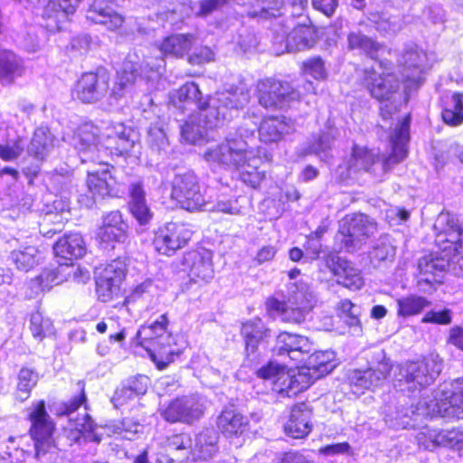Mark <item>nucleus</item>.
I'll use <instances>...</instances> for the list:
<instances>
[{"label":"nucleus","instance_id":"1","mask_svg":"<svg viewBox=\"0 0 463 463\" xmlns=\"http://www.w3.org/2000/svg\"><path fill=\"white\" fill-rule=\"evenodd\" d=\"M410 115L405 116L402 121L395 124L394 128L389 129V141L392 146V153L384 155L373 154L365 147L354 146L352 155L348 160V168L354 172L372 171L377 175L374 165H380L383 174L388 172L392 167L407 157V144L410 139Z\"/></svg>","mask_w":463,"mask_h":463},{"label":"nucleus","instance_id":"2","mask_svg":"<svg viewBox=\"0 0 463 463\" xmlns=\"http://www.w3.org/2000/svg\"><path fill=\"white\" fill-rule=\"evenodd\" d=\"M255 128V124L244 122L235 132L229 133L222 142L209 147L204 152V159L212 165L225 168L244 165L250 154L248 138L254 136Z\"/></svg>","mask_w":463,"mask_h":463},{"label":"nucleus","instance_id":"3","mask_svg":"<svg viewBox=\"0 0 463 463\" xmlns=\"http://www.w3.org/2000/svg\"><path fill=\"white\" fill-rule=\"evenodd\" d=\"M364 84L370 91L372 97L380 100V116L382 122L378 124L382 129H392L394 122L400 121L393 116L397 113L396 96L401 99L398 92L400 82L392 73L378 72L373 68L364 69Z\"/></svg>","mask_w":463,"mask_h":463},{"label":"nucleus","instance_id":"4","mask_svg":"<svg viewBox=\"0 0 463 463\" xmlns=\"http://www.w3.org/2000/svg\"><path fill=\"white\" fill-rule=\"evenodd\" d=\"M250 91L244 86L217 92L200 104L203 120L210 128H218L232 118L234 112L244 108L250 102Z\"/></svg>","mask_w":463,"mask_h":463},{"label":"nucleus","instance_id":"5","mask_svg":"<svg viewBox=\"0 0 463 463\" xmlns=\"http://www.w3.org/2000/svg\"><path fill=\"white\" fill-rule=\"evenodd\" d=\"M168 319L166 315L148 326H143L136 335L138 344L148 353L151 360L159 370L165 369L174 360L171 348L172 337L166 332Z\"/></svg>","mask_w":463,"mask_h":463},{"label":"nucleus","instance_id":"6","mask_svg":"<svg viewBox=\"0 0 463 463\" xmlns=\"http://www.w3.org/2000/svg\"><path fill=\"white\" fill-rule=\"evenodd\" d=\"M377 231V223L361 213L346 214L340 222L335 236V247L338 250L354 252Z\"/></svg>","mask_w":463,"mask_h":463},{"label":"nucleus","instance_id":"7","mask_svg":"<svg viewBox=\"0 0 463 463\" xmlns=\"http://www.w3.org/2000/svg\"><path fill=\"white\" fill-rule=\"evenodd\" d=\"M274 18H279L274 22L273 29L276 34L277 42H286V47L288 52H300L312 48L317 40V31L312 25L297 24L292 17H280L281 8ZM273 17L269 15L266 19Z\"/></svg>","mask_w":463,"mask_h":463},{"label":"nucleus","instance_id":"8","mask_svg":"<svg viewBox=\"0 0 463 463\" xmlns=\"http://www.w3.org/2000/svg\"><path fill=\"white\" fill-rule=\"evenodd\" d=\"M31 421L30 435L34 442V458L46 459L48 454L54 452L56 445L53 439L54 423L46 411L44 401H39L29 409Z\"/></svg>","mask_w":463,"mask_h":463},{"label":"nucleus","instance_id":"9","mask_svg":"<svg viewBox=\"0 0 463 463\" xmlns=\"http://www.w3.org/2000/svg\"><path fill=\"white\" fill-rule=\"evenodd\" d=\"M206 408L205 397L194 393L173 399L168 403L162 405L158 413L169 423L193 425L203 417Z\"/></svg>","mask_w":463,"mask_h":463},{"label":"nucleus","instance_id":"10","mask_svg":"<svg viewBox=\"0 0 463 463\" xmlns=\"http://www.w3.org/2000/svg\"><path fill=\"white\" fill-rule=\"evenodd\" d=\"M443 368L439 354H430L420 361H408L399 366L397 379L404 382L409 389L421 390L432 384Z\"/></svg>","mask_w":463,"mask_h":463},{"label":"nucleus","instance_id":"11","mask_svg":"<svg viewBox=\"0 0 463 463\" xmlns=\"http://www.w3.org/2000/svg\"><path fill=\"white\" fill-rule=\"evenodd\" d=\"M392 370V361L386 357L383 350H379L373 354L372 365L365 369L350 370L346 378L355 391L374 390L383 384Z\"/></svg>","mask_w":463,"mask_h":463},{"label":"nucleus","instance_id":"12","mask_svg":"<svg viewBox=\"0 0 463 463\" xmlns=\"http://www.w3.org/2000/svg\"><path fill=\"white\" fill-rule=\"evenodd\" d=\"M170 197L188 212L207 210L208 203L201 191L197 176L193 172L176 174L172 180Z\"/></svg>","mask_w":463,"mask_h":463},{"label":"nucleus","instance_id":"13","mask_svg":"<svg viewBox=\"0 0 463 463\" xmlns=\"http://www.w3.org/2000/svg\"><path fill=\"white\" fill-rule=\"evenodd\" d=\"M259 103L266 109H286L300 99L299 91L288 81L268 78L257 85Z\"/></svg>","mask_w":463,"mask_h":463},{"label":"nucleus","instance_id":"14","mask_svg":"<svg viewBox=\"0 0 463 463\" xmlns=\"http://www.w3.org/2000/svg\"><path fill=\"white\" fill-rule=\"evenodd\" d=\"M192 230L183 222H167L156 233L153 245L163 255L170 256L191 240Z\"/></svg>","mask_w":463,"mask_h":463},{"label":"nucleus","instance_id":"15","mask_svg":"<svg viewBox=\"0 0 463 463\" xmlns=\"http://www.w3.org/2000/svg\"><path fill=\"white\" fill-rule=\"evenodd\" d=\"M53 251L57 258L63 260L62 263H67L68 267L73 271V276L78 277L80 274L82 280L90 279V273L87 269H81L79 267L75 268L73 260L80 259L84 256L86 252L85 242L82 236L78 232H71L64 234L53 246Z\"/></svg>","mask_w":463,"mask_h":463},{"label":"nucleus","instance_id":"16","mask_svg":"<svg viewBox=\"0 0 463 463\" xmlns=\"http://www.w3.org/2000/svg\"><path fill=\"white\" fill-rule=\"evenodd\" d=\"M109 89V76L104 71L86 72L77 81L73 94L83 103H95L103 99Z\"/></svg>","mask_w":463,"mask_h":463},{"label":"nucleus","instance_id":"17","mask_svg":"<svg viewBox=\"0 0 463 463\" xmlns=\"http://www.w3.org/2000/svg\"><path fill=\"white\" fill-rule=\"evenodd\" d=\"M313 349V344L307 337L282 332L277 336L272 352L274 356L302 362Z\"/></svg>","mask_w":463,"mask_h":463},{"label":"nucleus","instance_id":"18","mask_svg":"<svg viewBox=\"0 0 463 463\" xmlns=\"http://www.w3.org/2000/svg\"><path fill=\"white\" fill-rule=\"evenodd\" d=\"M212 259V252L206 250L186 252L182 261L183 269L187 272L191 281L208 283L214 274Z\"/></svg>","mask_w":463,"mask_h":463},{"label":"nucleus","instance_id":"19","mask_svg":"<svg viewBox=\"0 0 463 463\" xmlns=\"http://www.w3.org/2000/svg\"><path fill=\"white\" fill-rule=\"evenodd\" d=\"M325 261L326 267L336 277L337 284L351 290H358L364 286L361 270L351 261L334 253L327 254Z\"/></svg>","mask_w":463,"mask_h":463},{"label":"nucleus","instance_id":"20","mask_svg":"<svg viewBox=\"0 0 463 463\" xmlns=\"http://www.w3.org/2000/svg\"><path fill=\"white\" fill-rule=\"evenodd\" d=\"M429 416V411L425 402H420L415 407L396 408L394 411L389 408L385 413L386 423L394 429L415 428L416 423Z\"/></svg>","mask_w":463,"mask_h":463},{"label":"nucleus","instance_id":"21","mask_svg":"<svg viewBox=\"0 0 463 463\" xmlns=\"http://www.w3.org/2000/svg\"><path fill=\"white\" fill-rule=\"evenodd\" d=\"M312 407L307 402L295 404L285 424V432L293 439H303L311 431Z\"/></svg>","mask_w":463,"mask_h":463},{"label":"nucleus","instance_id":"22","mask_svg":"<svg viewBox=\"0 0 463 463\" xmlns=\"http://www.w3.org/2000/svg\"><path fill=\"white\" fill-rule=\"evenodd\" d=\"M128 207L132 216L141 226L149 224L154 213L147 205L143 182L141 180L132 182L128 186Z\"/></svg>","mask_w":463,"mask_h":463},{"label":"nucleus","instance_id":"23","mask_svg":"<svg viewBox=\"0 0 463 463\" xmlns=\"http://www.w3.org/2000/svg\"><path fill=\"white\" fill-rule=\"evenodd\" d=\"M112 0H94L87 14V18L96 24L106 26L109 30L119 28L124 18L114 8Z\"/></svg>","mask_w":463,"mask_h":463},{"label":"nucleus","instance_id":"24","mask_svg":"<svg viewBox=\"0 0 463 463\" xmlns=\"http://www.w3.org/2000/svg\"><path fill=\"white\" fill-rule=\"evenodd\" d=\"M382 44L374 38L365 34L360 29L350 30L346 34V50L359 55L376 60Z\"/></svg>","mask_w":463,"mask_h":463},{"label":"nucleus","instance_id":"25","mask_svg":"<svg viewBox=\"0 0 463 463\" xmlns=\"http://www.w3.org/2000/svg\"><path fill=\"white\" fill-rule=\"evenodd\" d=\"M127 230L128 224L123 221L120 212L112 211L103 217L98 235L102 242H120L127 238Z\"/></svg>","mask_w":463,"mask_h":463},{"label":"nucleus","instance_id":"26","mask_svg":"<svg viewBox=\"0 0 463 463\" xmlns=\"http://www.w3.org/2000/svg\"><path fill=\"white\" fill-rule=\"evenodd\" d=\"M217 428L226 437L241 436L248 430V418L234 408H225L217 418Z\"/></svg>","mask_w":463,"mask_h":463},{"label":"nucleus","instance_id":"27","mask_svg":"<svg viewBox=\"0 0 463 463\" xmlns=\"http://www.w3.org/2000/svg\"><path fill=\"white\" fill-rule=\"evenodd\" d=\"M334 359L335 353L333 351H311L303 361L307 371L305 373L314 380L321 378L335 367Z\"/></svg>","mask_w":463,"mask_h":463},{"label":"nucleus","instance_id":"28","mask_svg":"<svg viewBox=\"0 0 463 463\" xmlns=\"http://www.w3.org/2000/svg\"><path fill=\"white\" fill-rule=\"evenodd\" d=\"M404 18L403 14H392L387 11H370L367 14V20L382 35H395L401 32L405 25Z\"/></svg>","mask_w":463,"mask_h":463},{"label":"nucleus","instance_id":"29","mask_svg":"<svg viewBox=\"0 0 463 463\" xmlns=\"http://www.w3.org/2000/svg\"><path fill=\"white\" fill-rule=\"evenodd\" d=\"M287 366L284 364H279L276 362H269L267 365L261 367L258 371V376L266 380H273L274 383H278L282 380L283 384L286 386L285 388H281L280 392H287L288 394L289 392L296 393L306 388V386L298 387V380L296 376L289 375L286 371Z\"/></svg>","mask_w":463,"mask_h":463},{"label":"nucleus","instance_id":"30","mask_svg":"<svg viewBox=\"0 0 463 463\" xmlns=\"http://www.w3.org/2000/svg\"><path fill=\"white\" fill-rule=\"evenodd\" d=\"M241 335L245 341L246 354L250 356L257 352L261 342L270 337V330L260 319L255 318L242 324Z\"/></svg>","mask_w":463,"mask_h":463},{"label":"nucleus","instance_id":"31","mask_svg":"<svg viewBox=\"0 0 463 463\" xmlns=\"http://www.w3.org/2000/svg\"><path fill=\"white\" fill-rule=\"evenodd\" d=\"M453 237H457V241L442 240V236L439 237V241L443 242L444 256L447 258V261L449 262L448 270L452 272L457 277L463 278V233L452 234Z\"/></svg>","mask_w":463,"mask_h":463},{"label":"nucleus","instance_id":"32","mask_svg":"<svg viewBox=\"0 0 463 463\" xmlns=\"http://www.w3.org/2000/svg\"><path fill=\"white\" fill-rule=\"evenodd\" d=\"M109 137L112 139L115 144L114 148L119 155L130 152L138 141L137 133L123 123L113 124Z\"/></svg>","mask_w":463,"mask_h":463},{"label":"nucleus","instance_id":"33","mask_svg":"<svg viewBox=\"0 0 463 463\" xmlns=\"http://www.w3.org/2000/svg\"><path fill=\"white\" fill-rule=\"evenodd\" d=\"M194 40V36L190 33L172 34L162 41L159 50L164 55L182 58L192 48Z\"/></svg>","mask_w":463,"mask_h":463},{"label":"nucleus","instance_id":"34","mask_svg":"<svg viewBox=\"0 0 463 463\" xmlns=\"http://www.w3.org/2000/svg\"><path fill=\"white\" fill-rule=\"evenodd\" d=\"M67 263L59 261V266L55 269H45L42 273L32 281L33 287L36 285L42 291L50 290L53 286L59 285L68 279V277L73 275Z\"/></svg>","mask_w":463,"mask_h":463},{"label":"nucleus","instance_id":"35","mask_svg":"<svg viewBox=\"0 0 463 463\" xmlns=\"http://www.w3.org/2000/svg\"><path fill=\"white\" fill-rule=\"evenodd\" d=\"M396 254V248L392 245L388 235L381 236L369 251L370 263L374 268L385 267L392 263Z\"/></svg>","mask_w":463,"mask_h":463},{"label":"nucleus","instance_id":"36","mask_svg":"<svg viewBox=\"0 0 463 463\" xmlns=\"http://www.w3.org/2000/svg\"><path fill=\"white\" fill-rule=\"evenodd\" d=\"M218 434L213 429L199 432L194 441L193 456L203 460L212 458L218 450Z\"/></svg>","mask_w":463,"mask_h":463},{"label":"nucleus","instance_id":"37","mask_svg":"<svg viewBox=\"0 0 463 463\" xmlns=\"http://www.w3.org/2000/svg\"><path fill=\"white\" fill-rule=\"evenodd\" d=\"M286 302L302 306L304 309H313L316 303V296L310 286L303 279H300L288 285Z\"/></svg>","mask_w":463,"mask_h":463},{"label":"nucleus","instance_id":"38","mask_svg":"<svg viewBox=\"0 0 463 463\" xmlns=\"http://www.w3.org/2000/svg\"><path fill=\"white\" fill-rule=\"evenodd\" d=\"M181 136L186 142L195 144L203 140L210 126L203 120L202 109L197 114L191 115L185 122L180 126Z\"/></svg>","mask_w":463,"mask_h":463},{"label":"nucleus","instance_id":"39","mask_svg":"<svg viewBox=\"0 0 463 463\" xmlns=\"http://www.w3.org/2000/svg\"><path fill=\"white\" fill-rule=\"evenodd\" d=\"M338 136L335 128H328L321 132L318 136L314 137L313 140L306 147V154H314L320 157L323 161H327L332 157L330 151Z\"/></svg>","mask_w":463,"mask_h":463},{"label":"nucleus","instance_id":"40","mask_svg":"<svg viewBox=\"0 0 463 463\" xmlns=\"http://www.w3.org/2000/svg\"><path fill=\"white\" fill-rule=\"evenodd\" d=\"M290 127L285 118L270 117L264 118L259 127L260 139L263 143H274L289 133Z\"/></svg>","mask_w":463,"mask_h":463},{"label":"nucleus","instance_id":"41","mask_svg":"<svg viewBox=\"0 0 463 463\" xmlns=\"http://www.w3.org/2000/svg\"><path fill=\"white\" fill-rule=\"evenodd\" d=\"M24 72V65L13 52L0 51V80L5 84H10L14 78L20 77Z\"/></svg>","mask_w":463,"mask_h":463},{"label":"nucleus","instance_id":"42","mask_svg":"<svg viewBox=\"0 0 463 463\" xmlns=\"http://www.w3.org/2000/svg\"><path fill=\"white\" fill-rule=\"evenodd\" d=\"M54 137L47 128H38L28 146V153L37 159H43L53 147Z\"/></svg>","mask_w":463,"mask_h":463},{"label":"nucleus","instance_id":"43","mask_svg":"<svg viewBox=\"0 0 463 463\" xmlns=\"http://www.w3.org/2000/svg\"><path fill=\"white\" fill-rule=\"evenodd\" d=\"M397 316L407 318L420 315L431 305L426 298L418 295H408L397 299Z\"/></svg>","mask_w":463,"mask_h":463},{"label":"nucleus","instance_id":"44","mask_svg":"<svg viewBox=\"0 0 463 463\" xmlns=\"http://www.w3.org/2000/svg\"><path fill=\"white\" fill-rule=\"evenodd\" d=\"M168 451L177 458V460L184 462L193 455L194 440L188 433H178L170 436L166 440Z\"/></svg>","mask_w":463,"mask_h":463},{"label":"nucleus","instance_id":"45","mask_svg":"<svg viewBox=\"0 0 463 463\" xmlns=\"http://www.w3.org/2000/svg\"><path fill=\"white\" fill-rule=\"evenodd\" d=\"M441 116L449 126L457 127L463 123V93H453L444 101Z\"/></svg>","mask_w":463,"mask_h":463},{"label":"nucleus","instance_id":"46","mask_svg":"<svg viewBox=\"0 0 463 463\" xmlns=\"http://www.w3.org/2000/svg\"><path fill=\"white\" fill-rule=\"evenodd\" d=\"M449 262L444 256L443 249L439 255L430 254L419 260L418 269L419 273L428 277H438L442 279V273L448 270Z\"/></svg>","mask_w":463,"mask_h":463},{"label":"nucleus","instance_id":"47","mask_svg":"<svg viewBox=\"0 0 463 463\" xmlns=\"http://www.w3.org/2000/svg\"><path fill=\"white\" fill-rule=\"evenodd\" d=\"M114 178L108 170L89 174L87 185L93 196L104 198L111 194Z\"/></svg>","mask_w":463,"mask_h":463},{"label":"nucleus","instance_id":"48","mask_svg":"<svg viewBox=\"0 0 463 463\" xmlns=\"http://www.w3.org/2000/svg\"><path fill=\"white\" fill-rule=\"evenodd\" d=\"M136 78L137 73L134 66L130 63H125L123 69L118 72L110 96L115 99L122 98L133 86Z\"/></svg>","mask_w":463,"mask_h":463},{"label":"nucleus","instance_id":"49","mask_svg":"<svg viewBox=\"0 0 463 463\" xmlns=\"http://www.w3.org/2000/svg\"><path fill=\"white\" fill-rule=\"evenodd\" d=\"M80 0H49L43 16L61 20L75 12Z\"/></svg>","mask_w":463,"mask_h":463},{"label":"nucleus","instance_id":"50","mask_svg":"<svg viewBox=\"0 0 463 463\" xmlns=\"http://www.w3.org/2000/svg\"><path fill=\"white\" fill-rule=\"evenodd\" d=\"M172 101L176 104L185 103L187 105L194 104L200 110V104H203L202 101V92L199 90V86L194 82H186L176 90L172 95Z\"/></svg>","mask_w":463,"mask_h":463},{"label":"nucleus","instance_id":"51","mask_svg":"<svg viewBox=\"0 0 463 463\" xmlns=\"http://www.w3.org/2000/svg\"><path fill=\"white\" fill-rule=\"evenodd\" d=\"M37 382L38 374L35 372L28 368H22L18 373L16 399L20 402L27 400Z\"/></svg>","mask_w":463,"mask_h":463},{"label":"nucleus","instance_id":"52","mask_svg":"<svg viewBox=\"0 0 463 463\" xmlns=\"http://www.w3.org/2000/svg\"><path fill=\"white\" fill-rule=\"evenodd\" d=\"M37 253L34 246H26L23 250H13L11 259L18 269L28 271L37 263Z\"/></svg>","mask_w":463,"mask_h":463},{"label":"nucleus","instance_id":"53","mask_svg":"<svg viewBox=\"0 0 463 463\" xmlns=\"http://www.w3.org/2000/svg\"><path fill=\"white\" fill-rule=\"evenodd\" d=\"M121 283L97 272L96 286L99 299L102 302L109 301L114 295L118 294Z\"/></svg>","mask_w":463,"mask_h":463},{"label":"nucleus","instance_id":"54","mask_svg":"<svg viewBox=\"0 0 463 463\" xmlns=\"http://www.w3.org/2000/svg\"><path fill=\"white\" fill-rule=\"evenodd\" d=\"M444 225L447 226V229L444 231V234L440 233L437 237V242L440 248L443 246V242L439 241L440 236H442V240L447 241V240L457 241V237L452 236L454 233L460 235L463 234V232L458 225V220L449 213H441L437 219L436 226L443 227Z\"/></svg>","mask_w":463,"mask_h":463},{"label":"nucleus","instance_id":"55","mask_svg":"<svg viewBox=\"0 0 463 463\" xmlns=\"http://www.w3.org/2000/svg\"><path fill=\"white\" fill-rule=\"evenodd\" d=\"M139 427V423L131 418H124L107 425L111 433L120 435L123 439L129 440L133 439L136 434L138 433Z\"/></svg>","mask_w":463,"mask_h":463},{"label":"nucleus","instance_id":"56","mask_svg":"<svg viewBox=\"0 0 463 463\" xmlns=\"http://www.w3.org/2000/svg\"><path fill=\"white\" fill-rule=\"evenodd\" d=\"M445 400L455 409L453 413H463V378H458L450 383L449 390H443Z\"/></svg>","mask_w":463,"mask_h":463},{"label":"nucleus","instance_id":"57","mask_svg":"<svg viewBox=\"0 0 463 463\" xmlns=\"http://www.w3.org/2000/svg\"><path fill=\"white\" fill-rule=\"evenodd\" d=\"M419 446L427 450H433L438 447H442L443 438L441 430L430 429L425 426L416 436Z\"/></svg>","mask_w":463,"mask_h":463},{"label":"nucleus","instance_id":"58","mask_svg":"<svg viewBox=\"0 0 463 463\" xmlns=\"http://www.w3.org/2000/svg\"><path fill=\"white\" fill-rule=\"evenodd\" d=\"M30 329L34 338L43 340L47 335L52 333V324L50 319L44 318L39 312L31 316Z\"/></svg>","mask_w":463,"mask_h":463},{"label":"nucleus","instance_id":"59","mask_svg":"<svg viewBox=\"0 0 463 463\" xmlns=\"http://www.w3.org/2000/svg\"><path fill=\"white\" fill-rule=\"evenodd\" d=\"M80 393L71 399L69 402H61L56 407V413L59 416H71L76 411L80 405L86 402V393L84 391V384L81 382L78 383Z\"/></svg>","mask_w":463,"mask_h":463},{"label":"nucleus","instance_id":"60","mask_svg":"<svg viewBox=\"0 0 463 463\" xmlns=\"http://www.w3.org/2000/svg\"><path fill=\"white\" fill-rule=\"evenodd\" d=\"M147 142L152 149L165 151L168 146V137L163 126H151L148 130Z\"/></svg>","mask_w":463,"mask_h":463},{"label":"nucleus","instance_id":"61","mask_svg":"<svg viewBox=\"0 0 463 463\" xmlns=\"http://www.w3.org/2000/svg\"><path fill=\"white\" fill-rule=\"evenodd\" d=\"M23 150L24 148L21 146L20 137L7 139L5 141L0 140V158L4 161H14L17 159L23 153Z\"/></svg>","mask_w":463,"mask_h":463},{"label":"nucleus","instance_id":"62","mask_svg":"<svg viewBox=\"0 0 463 463\" xmlns=\"http://www.w3.org/2000/svg\"><path fill=\"white\" fill-rule=\"evenodd\" d=\"M312 309H304L302 306L292 305L290 303L286 302V307L282 311L283 320L294 323V324H301L306 320L307 316Z\"/></svg>","mask_w":463,"mask_h":463},{"label":"nucleus","instance_id":"63","mask_svg":"<svg viewBox=\"0 0 463 463\" xmlns=\"http://www.w3.org/2000/svg\"><path fill=\"white\" fill-rule=\"evenodd\" d=\"M126 271L127 265L125 261L116 259L108 263L103 269H100L98 273L122 282L126 277Z\"/></svg>","mask_w":463,"mask_h":463},{"label":"nucleus","instance_id":"64","mask_svg":"<svg viewBox=\"0 0 463 463\" xmlns=\"http://www.w3.org/2000/svg\"><path fill=\"white\" fill-rule=\"evenodd\" d=\"M402 61L407 68L420 71L426 61V54L417 47H411L402 54Z\"/></svg>","mask_w":463,"mask_h":463}]
</instances>
